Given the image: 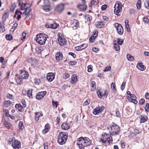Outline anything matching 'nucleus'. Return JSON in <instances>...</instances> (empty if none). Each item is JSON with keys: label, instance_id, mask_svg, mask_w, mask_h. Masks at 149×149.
<instances>
[{"label": "nucleus", "instance_id": "10", "mask_svg": "<svg viewBox=\"0 0 149 149\" xmlns=\"http://www.w3.org/2000/svg\"><path fill=\"white\" fill-rule=\"evenodd\" d=\"M64 5L62 3H61L57 5L55 8L56 12L60 13L63 10Z\"/></svg>", "mask_w": 149, "mask_h": 149}, {"label": "nucleus", "instance_id": "35", "mask_svg": "<svg viewBox=\"0 0 149 149\" xmlns=\"http://www.w3.org/2000/svg\"><path fill=\"white\" fill-rule=\"evenodd\" d=\"M141 0H138L136 5L138 9H140L141 8Z\"/></svg>", "mask_w": 149, "mask_h": 149}, {"label": "nucleus", "instance_id": "12", "mask_svg": "<svg viewBox=\"0 0 149 149\" xmlns=\"http://www.w3.org/2000/svg\"><path fill=\"white\" fill-rule=\"evenodd\" d=\"M46 93L47 92L46 91H41L38 93L36 96V99L38 100L41 99L46 95Z\"/></svg>", "mask_w": 149, "mask_h": 149}, {"label": "nucleus", "instance_id": "55", "mask_svg": "<svg viewBox=\"0 0 149 149\" xmlns=\"http://www.w3.org/2000/svg\"><path fill=\"white\" fill-rule=\"evenodd\" d=\"M144 21L148 24H149V20L147 17H145L144 18Z\"/></svg>", "mask_w": 149, "mask_h": 149}, {"label": "nucleus", "instance_id": "33", "mask_svg": "<svg viewBox=\"0 0 149 149\" xmlns=\"http://www.w3.org/2000/svg\"><path fill=\"white\" fill-rule=\"evenodd\" d=\"M43 9L45 12H47L50 11L51 8L49 6L44 5L43 7Z\"/></svg>", "mask_w": 149, "mask_h": 149}, {"label": "nucleus", "instance_id": "62", "mask_svg": "<svg viewBox=\"0 0 149 149\" xmlns=\"http://www.w3.org/2000/svg\"><path fill=\"white\" fill-rule=\"evenodd\" d=\"M15 7L16 5L15 3H14L13 4H12L11 5V6L10 8L11 10H12V11H13L14 10Z\"/></svg>", "mask_w": 149, "mask_h": 149}, {"label": "nucleus", "instance_id": "30", "mask_svg": "<svg viewBox=\"0 0 149 149\" xmlns=\"http://www.w3.org/2000/svg\"><path fill=\"white\" fill-rule=\"evenodd\" d=\"M18 127L19 128V130L21 131H22L24 128L23 123L22 121H21L19 122Z\"/></svg>", "mask_w": 149, "mask_h": 149}, {"label": "nucleus", "instance_id": "28", "mask_svg": "<svg viewBox=\"0 0 149 149\" xmlns=\"http://www.w3.org/2000/svg\"><path fill=\"white\" fill-rule=\"evenodd\" d=\"M72 24L73 25V27L74 28V26L75 27V28L76 29L77 27L79 26V23L77 20L74 19Z\"/></svg>", "mask_w": 149, "mask_h": 149}, {"label": "nucleus", "instance_id": "21", "mask_svg": "<svg viewBox=\"0 0 149 149\" xmlns=\"http://www.w3.org/2000/svg\"><path fill=\"white\" fill-rule=\"evenodd\" d=\"M139 118L141 120V122L142 123L146 121L148 119V118L147 116H144L142 115H140L139 116Z\"/></svg>", "mask_w": 149, "mask_h": 149}, {"label": "nucleus", "instance_id": "59", "mask_svg": "<svg viewBox=\"0 0 149 149\" xmlns=\"http://www.w3.org/2000/svg\"><path fill=\"white\" fill-rule=\"evenodd\" d=\"M17 25H18V23H15L13 25V26L12 27V28L11 29H14L13 30V31H14L15 29L17 27Z\"/></svg>", "mask_w": 149, "mask_h": 149}, {"label": "nucleus", "instance_id": "38", "mask_svg": "<svg viewBox=\"0 0 149 149\" xmlns=\"http://www.w3.org/2000/svg\"><path fill=\"white\" fill-rule=\"evenodd\" d=\"M32 90L31 89H29L27 91V95L29 97H32Z\"/></svg>", "mask_w": 149, "mask_h": 149}, {"label": "nucleus", "instance_id": "1", "mask_svg": "<svg viewBox=\"0 0 149 149\" xmlns=\"http://www.w3.org/2000/svg\"><path fill=\"white\" fill-rule=\"evenodd\" d=\"M48 37L47 35L41 33L36 35V39L35 40L40 45H43L45 44Z\"/></svg>", "mask_w": 149, "mask_h": 149}, {"label": "nucleus", "instance_id": "58", "mask_svg": "<svg viewBox=\"0 0 149 149\" xmlns=\"http://www.w3.org/2000/svg\"><path fill=\"white\" fill-rule=\"evenodd\" d=\"M4 104L6 105V106H8V105H9L11 104V102L9 100H6L4 102Z\"/></svg>", "mask_w": 149, "mask_h": 149}, {"label": "nucleus", "instance_id": "57", "mask_svg": "<svg viewBox=\"0 0 149 149\" xmlns=\"http://www.w3.org/2000/svg\"><path fill=\"white\" fill-rule=\"evenodd\" d=\"M107 5L106 4H104L101 7V9L102 11L105 10L107 8Z\"/></svg>", "mask_w": 149, "mask_h": 149}, {"label": "nucleus", "instance_id": "16", "mask_svg": "<svg viewBox=\"0 0 149 149\" xmlns=\"http://www.w3.org/2000/svg\"><path fill=\"white\" fill-rule=\"evenodd\" d=\"M63 57L62 53L61 52H57L56 54V60L58 61L61 60Z\"/></svg>", "mask_w": 149, "mask_h": 149}, {"label": "nucleus", "instance_id": "29", "mask_svg": "<svg viewBox=\"0 0 149 149\" xmlns=\"http://www.w3.org/2000/svg\"><path fill=\"white\" fill-rule=\"evenodd\" d=\"M29 5V4L28 3H22L20 6V9L21 10H23L26 9V8L27 6V5ZM30 7L31 6H29Z\"/></svg>", "mask_w": 149, "mask_h": 149}, {"label": "nucleus", "instance_id": "25", "mask_svg": "<svg viewBox=\"0 0 149 149\" xmlns=\"http://www.w3.org/2000/svg\"><path fill=\"white\" fill-rule=\"evenodd\" d=\"M91 89L92 91H94L96 88V83L94 81H92L91 82Z\"/></svg>", "mask_w": 149, "mask_h": 149}, {"label": "nucleus", "instance_id": "61", "mask_svg": "<svg viewBox=\"0 0 149 149\" xmlns=\"http://www.w3.org/2000/svg\"><path fill=\"white\" fill-rule=\"evenodd\" d=\"M16 81L17 83L19 84H20L22 83V79H21V78H19Z\"/></svg>", "mask_w": 149, "mask_h": 149}, {"label": "nucleus", "instance_id": "53", "mask_svg": "<svg viewBox=\"0 0 149 149\" xmlns=\"http://www.w3.org/2000/svg\"><path fill=\"white\" fill-rule=\"evenodd\" d=\"M101 93L100 90H98L97 91V94L98 95V97L101 99Z\"/></svg>", "mask_w": 149, "mask_h": 149}, {"label": "nucleus", "instance_id": "46", "mask_svg": "<svg viewBox=\"0 0 149 149\" xmlns=\"http://www.w3.org/2000/svg\"><path fill=\"white\" fill-rule=\"evenodd\" d=\"M90 102V100L87 99L86 101H85L83 103V106H87L89 104Z\"/></svg>", "mask_w": 149, "mask_h": 149}, {"label": "nucleus", "instance_id": "44", "mask_svg": "<svg viewBox=\"0 0 149 149\" xmlns=\"http://www.w3.org/2000/svg\"><path fill=\"white\" fill-rule=\"evenodd\" d=\"M116 43H118L119 45H122L123 43V40L120 38L118 39V41H116Z\"/></svg>", "mask_w": 149, "mask_h": 149}, {"label": "nucleus", "instance_id": "11", "mask_svg": "<svg viewBox=\"0 0 149 149\" xmlns=\"http://www.w3.org/2000/svg\"><path fill=\"white\" fill-rule=\"evenodd\" d=\"M12 146L14 149H19L20 147V142L17 140H15L12 143Z\"/></svg>", "mask_w": 149, "mask_h": 149}, {"label": "nucleus", "instance_id": "42", "mask_svg": "<svg viewBox=\"0 0 149 149\" xmlns=\"http://www.w3.org/2000/svg\"><path fill=\"white\" fill-rule=\"evenodd\" d=\"M85 18L86 19H87L88 21H91L92 19V16L89 15H85Z\"/></svg>", "mask_w": 149, "mask_h": 149}, {"label": "nucleus", "instance_id": "49", "mask_svg": "<svg viewBox=\"0 0 149 149\" xmlns=\"http://www.w3.org/2000/svg\"><path fill=\"white\" fill-rule=\"evenodd\" d=\"M34 83L37 85L39 84V83H40V80L39 79H37L36 78H35L34 80Z\"/></svg>", "mask_w": 149, "mask_h": 149}, {"label": "nucleus", "instance_id": "19", "mask_svg": "<svg viewBox=\"0 0 149 149\" xmlns=\"http://www.w3.org/2000/svg\"><path fill=\"white\" fill-rule=\"evenodd\" d=\"M84 139L85 141L84 143H85V147L88 146L91 144V141L87 137H84Z\"/></svg>", "mask_w": 149, "mask_h": 149}, {"label": "nucleus", "instance_id": "13", "mask_svg": "<svg viewBox=\"0 0 149 149\" xmlns=\"http://www.w3.org/2000/svg\"><path fill=\"white\" fill-rule=\"evenodd\" d=\"M19 72L22 79H26L28 77V73L25 71H24L20 70L19 71Z\"/></svg>", "mask_w": 149, "mask_h": 149}, {"label": "nucleus", "instance_id": "18", "mask_svg": "<svg viewBox=\"0 0 149 149\" xmlns=\"http://www.w3.org/2000/svg\"><path fill=\"white\" fill-rule=\"evenodd\" d=\"M137 68L139 70L143 71L146 69L145 66L141 63H138L137 65Z\"/></svg>", "mask_w": 149, "mask_h": 149}, {"label": "nucleus", "instance_id": "6", "mask_svg": "<svg viewBox=\"0 0 149 149\" xmlns=\"http://www.w3.org/2000/svg\"><path fill=\"white\" fill-rule=\"evenodd\" d=\"M114 25L118 33L120 35H122L123 33V29L122 25L116 23L114 24Z\"/></svg>", "mask_w": 149, "mask_h": 149}, {"label": "nucleus", "instance_id": "14", "mask_svg": "<svg viewBox=\"0 0 149 149\" xmlns=\"http://www.w3.org/2000/svg\"><path fill=\"white\" fill-rule=\"evenodd\" d=\"M55 75L52 73H49L47 74V78L49 81H52Z\"/></svg>", "mask_w": 149, "mask_h": 149}, {"label": "nucleus", "instance_id": "43", "mask_svg": "<svg viewBox=\"0 0 149 149\" xmlns=\"http://www.w3.org/2000/svg\"><path fill=\"white\" fill-rule=\"evenodd\" d=\"M107 135H108L106 134L105 135L103 136L101 138L100 140L103 143H105V141H106L105 139H106L107 138Z\"/></svg>", "mask_w": 149, "mask_h": 149}, {"label": "nucleus", "instance_id": "22", "mask_svg": "<svg viewBox=\"0 0 149 149\" xmlns=\"http://www.w3.org/2000/svg\"><path fill=\"white\" fill-rule=\"evenodd\" d=\"M114 47L116 51H118L120 49L119 45L118 43H116V41L114 40L113 42Z\"/></svg>", "mask_w": 149, "mask_h": 149}, {"label": "nucleus", "instance_id": "54", "mask_svg": "<svg viewBox=\"0 0 149 149\" xmlns=\"http://www.w3.org/2000/svg\"><path fill=\"white\" fill-rule=\"evenodd\" d=\"M126 82H123L122 84V85L121 86L120 88L122 90H123L124 89L125 87V85Z\"/></svg>", "mask_w": 149, "mask_h": 149}, {"label": "nucleus", "instance_id": "8", "mask_svg": "<svg viewBox=\"0 0 149 149\" xmlns=\"http://www.w3.org/2000/svg\"><path fill=\"white\" fill-rule=\"evenodd\" d=\"M78 142L77 145H79V147L80 149H84L85 147V141L84 137H80L78 139Z\"/></svg>", "mask_w": 149, "mask_h": 149}, {"label": "nucleus", "instance_id": "41", "mask_svg": "<svg viewBox=\"0 0 149 149\" xmlns=\"http://www.w3.org/2000/svg\"><path fill=\"white\" fill-rule=\"evenodd\" d=\"M6 38L8 40H11L13 39V37L12 35L10 34L6 35Z\"/></svg>", "mask_w": 149, "mask_h": 149}, {"label": "nucleus", "instance_id": "31", "mask_svg": "<svg viewBox=\"0 0 149 149\" xmlns=\"http://www.w3.org/2000/svg\"><path fill=\"white\" fill-rule=\"evenodd\" d=\"M98 0H93L91 2V4L92 6H96L98 5Z\"/></svg>", "mask_w": 149, "mask_h": 149}, {"label": "nucleus", "instance_id": "34", "mask_svg": "<svg viewBox=\"0 0 149 149\" xmlns=\"http://www.w3.org/2000/svg\"><path fill=\"white\" fill-rule=\"evenodd\" d=\"M107 90H105L104 92H102L101 95V98L102 97H107L108 94L107 93Z\"/></svg>", "mask_w": 149, "mask_h": 149}, {"label": "nucleus", "instance_id": "50", "mask_svg": "<svg viewBox=\"0 0 149 149\" xmlns=\"http://www.w3.org/2000/svg\"><path fill=\"white\" fill-rule=\"evenodd\" d=\"M21 103L22 104L23 106L24 107H26V103L24 99H22L21 101Z\"/></svg>", "mask_w": 149, "mask_h": 149}, {"label": "nucleus", "instance_id": "7", "mask_svg": "<svg viewBox=\"0 0 149 149\" xmlns=\"http://www.w3.org/2000/svg\"><path fill=\"white\" fill-rule=\"evenodd\" d=\"M58 25L54 22L52 20H49L47 23L46 24L45 26L47 28H50L52 29L56 28Z\"/></svg>", "mask_w": 149, "mask_h": 149}, {"label": "nucleus", "instance_id": "9", "mask_svg": "<svg viewBox=\"0 0 149 149\" xmlns=\"http://www.w3.org/2000/svg\"><path fill=\"white\" fill-rule=\"evenodd\" d=\"M105 107L103 106H98L94 109L93 113L95 115H98L101 113L104 109Z\"/></svg>", "mask_w": 149, "mask_h": 149}, {"label": "nucleus", "instance_id": "56", "mask_svg": "<svg viewBox=\"0 0 149 149\" xmlns=\"http://www.w3.org/2000/svg\"><path fill=\"white\" fill-rule=\"evenodd\" d=\"M145 102V100L144 99H141L140 100L139 102V103L140 104L142 105Z\"/></svg>", "mask_w": 149, "mask_h": 149}, {"label": "nucleus", "instance_id": "36", "mask_svg": "<svg viewBox=\"0 0 149 149\" xmlns=\"http://www.w3.org/2000/svg\"><path fill=\"white\" fill-rule=\"evenodd\" d=\"M4 125L7 129H9L10 127H11V124L7 122H5L4 123Z\"/></svg>", "mask_w": 149, "mask_h": 149}, {"label": "nucleus", "instance_id": "2", "mask_svg": "<svg viewBox=\"0 0 149 149\" xmlns=\"http://www.w3.org/2000/svg\"><path fill=\"white\" fill-rule=\"evenodd\" d=\"M67 138L68 135L65 133L61 132L58 135V142L61 145L63 144L66 142Z\"/></svg>", "mask_w": 149, "mask_h": 149}, {"label": "nucleus", "instance_id": "32", "mask_svg": "<svg viewBox=\"0 0 149 149\" xmlns=\"http://www.w3.org/2000/svg\"><path fill=\"white\" fill-rule=\"evenodd\" d=\"M104 23L102 22H98L96 24V26L97 27L100 28L103 27Z\"/></svg>", "mask_w": 149, "mask_h": 149}, {"label": "nucleus", "instance_id": "45", "mask_svg": "<svg viewBox=\"0 0 149 149\" xmlns=\"http://www.w3.org/2000/svg\"><path fill=\"white\" fill-rule=\"evenodd\" d=\"M95 35V34L93 35L91 37L89 38V41L91 42H93L94 41V40L95 38V37L94 35Z\"/></svg>", "mask_w": 149, "mask_h": 149}, {"label": "nucleus", "instance_id": "39", "mask_svg": "<svg viewBox=\"0 0 149 149\" xmlns=\"http://www.w3.org/2000/svg\"><path fill=\"white\" fill-rule=\"evenodd\" d=\"M107 138L106 139H105L106 141H107L109 143L112 142V137L111 136H109L108 134V135H107Z\"/></svg>", "mask_w": 149, "mask_h": 149}, {"label": "nucleus", "instance_id": "64", "mask_svg": "<svg viewBox=\"0 0 149 149\" xmlns=\"http://www.w3.org/2000/svg\"><path fill=\"white\" fill-rule=\"evenodd\" d=\"M63 76L64 78L66 79L68 78L69 76V75L68 73H65L64 74Z\"/></svg>", "mask_w": 149, "mask_h": 149}, {"label": "nucleus", "instance_id": "37", "mask_svg": "<svg viewBox=\"0 0 149 149\" xmlns=\"http://www.w3.org/2000/svg\"><path fill=\"white\" fill-rule=\"evenodd\" d=\"M144 4L145 8L149 9V0H146L144 2Z\"/></svg>", "mask_w": 149, "mask_h": 149}, {"label": "nucleus", "instance_id": "23", "mask_svg": "<svg viewBox=\"0 0 149 149\" xmlns=\"http://www.w3.org/2000/svg\"><path fill=\"white\" fill-rule=\"evenodd\" d=\"M78 8L80 10H85L86 9V6L85 4H80L78 6Z\"/></svg>", "mask_w": 149, "mask_h": 149}, {"label": "nucleus", "instance_id": "60", "mask_svg": "<svg viewBox=\"0 0 149 149\" xmlns=\"http://www.w3.org/2000/svg\"><path fill=\"white\" fill-rule=\"evenodd\" d=\"M52 104L54 107H55L56 108L58 106L57 102V101L54 102L53 101H52Z\"/></svg>", "mask_w": 149, "mask_h": 149}, {"label": "nucleus", "instance_id": "40", "mask_svg": "<svg viewBox=\"0 0 149 149\" xmlns=\"http://www.w3.org/2000/svg\"><path fill=\"white\" fill-rule=\"evenodd\" d=\"M127 59L130 61H132L134 59V57L130 54H127Z\"/></svg>", "mask_w": 149, "mask_h": 149}, {"label": "nucleus", "instance_id": "15", "mask_svg": "<svg viewBox=\"0 0 149 149\" xmlns=\"http://www.w3.org/2000/svg\"><path fill=\"white\" fill-rule=\"evenodd\" d=\"M88 46V45L86 44H84L80 46L75 47V50L77 51H80L85 49Z\"/></svg>", "mask_w": 149, "mask_h": 149}, {"label": "nucleus", "instance_id": "26", "mask_svg": "<svg viewBox=\"0 0 149 149\" xmlns=\"http://www.w3.org/2000/svg\"><path fill=\"white\" fill-rule=\"evenodd\" d=\"M15 108L18 109L19 111H22L23 107L19 104H17L15 105Z\"/></svg>", "mask_w": 149, "mask_h": 149}, {"label": "nucleus", "instance_id": "24", "mask_svg": "<svg viewBox=\"0 0 149 149\" xmlns=\"http://www.w3.org/2000/svg\"><path fill=\"white\" fill-rule=\"evenodd\" d=\"M25 10V11L23 13L25 15H28L31 10L29 6H27L26 8V9Z\"/></svg>", "mask_w": 149, "mask_h": 149}, {"label": "nucleus", "instance_id": "20", "mask_svg": "<svg viewBox=\"0 0 149 149\" xmlns=\"http://www.w3.org/2000/svg\"><path fill=\"white\" fill-rule=\"evenodd\" d=\"M77 80V76L76 74H73L72 76L71 83L74 84L75 83Z\"/></svg>", "mask_w": 149, "mask_h": 149}, {"label": "nucleus", "instance_id": "47", "mask_svg": "<svg viewBox=\"0 0 149 149\" xmlns=\"http://www.w3.org/2000/svg\"><path fill=\"white\" fill-rule=\"evenodd\" d=\"M111 88L113 90L116 91L115 84L114 82H112L111 85Z\"/></svg>", "mask_w": 149, "mask_h": 149}, {"label": "nucleus", "instance_id": "48", "mask_svg": "<svg viewBox=\"0 0 149 149\" xmlns=\"http://www.w3.org/2000/svg\"><path fill=\"white\" fill-rule=\"evenodd\" d=\"M44 5L50 6V3L49 0H44Z\"/></svg>", "mask_w": 149, "mask_h": 149}, {"label": "nucleus", "instance_id": "17", "mask_svg": "<svg viewBox=\"0 0 149 149\" xmlns=\"http://www.w3.org/2000/svg\"><path fill=\"white\" fill-rule=\"evenodd\" d=\"M62 129L64 130H68L70 128V125L67 123H65L62 124L61 126Z\"/></svg>", "mask_w": 149, "mask_h": 149}, {"label": "nucleus", "instance_id": "3", "mask_svg": "<svg viewBox=\"0 0 149 149\" xmlns=\"http://www.w3.org/2000/svg\"><path fill=\"white\" fill-rule=\"evenodd\" d=\"M111 129L110 130V132L112 135H118L120 131V127L117 125L113 124L111 127Z\"/></svg>", "mask_w": 149, "mask_h": 149}, {"label": "nucleus", "instance_id": "51", "mask_svg": "<svg viewBox=\"0 0 149 149\" xmlns=\"http://www.w3.org/2000/svg\"><path fill=\"white\" fill-rule=\"evenodd\" d=\"M145 109L146 111L148 112L149 111V104L146 103V107H145Z\"/></svg>", "mask_w": 149, "mask_h": 149}, {"label": "nucleus", "instance_id": "63", "mask_svg": "<svg viewBox=\"0 0 149 149\" xmlns=\"http://www.w3.org/2000/svg\"><path fill=\"white\" fill-rule=\"evenodd\" d=\"M129 24H127V25H125V27L127 31L128 32H130V28H129Z\"/></svg>", "mask_w": 149, "mask_h": 149}, {"label": "nucleus", "instance_id": "27", "mask_svg": "<svg viewBox=\"0 0 149 149\" xmlns=\"http://www.w3.org/2000/svg\"><path fill=\"white\" fill-rule=\"evenodd\" d=\"M35 120L37 121H38L39 119L40 116H42V114L39 112H38L35 113Z\"/></svg>", "mask_w": 149, "mask_h": 149}, {"label": "nucleus", "instance_id": "52", "mask_svg": "<svg viewBox=\"0 0 149 149\" xmlns=\"http://www.w3.org/2000/svg\"><path fill=\"white\" fill-rule=\"evenodd\" d=\"M88 71L89 72H90L92 71V66L91 65H90L88 66Z\"/></svg>", "mask_w": 149, "mask_h": 149}, {"label": "nucleus", "instance_id": "5", "mask_svg": "<svg viewBox=\"0 0 149 149\" xmlns=\"http://www.w3.org/2000/svg\"><path fill=\"white\" fill-rule=\"evenodd\" d=\"M58 39L59 43L61 46H64L66 44V40L65 39L62 34L59 33L58 34Z\"/></svg>", "mask_w": 149, "mask_h": 149}, {"label": "nucleus", "instance_id": "4", "mask_svg": "<svg viewBox=\"0 0 149 149\" xmlns=\"http://www.w3.org/2000/svg\"><path fill=\"white\" fill-rule=\"evenodd\" d=\"M122 10V4L121 2L118 1L114 6V13L116 15H118Z\"/></svg>", "mask_w": 149, "mask_h": 149}]
</instances>
